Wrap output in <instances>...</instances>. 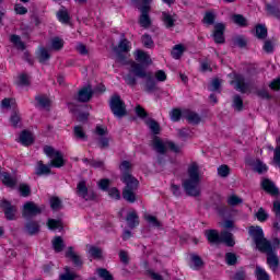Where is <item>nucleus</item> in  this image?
Wrapping results in <instances>:
<instances>
[{
    "instance_id": "f257e3e1",
    "label": "nucleus",
    "mask_w": 280,
    "mask_h": 280,
    "mask_svg": "<svg viewBox=\"0 0 280 280\" xmlns=\"http://www.w3.org/2000/svg\"><path fill=\"white\" fill-rule=\"evenodd\" d=\"M137 78L147 79L144 85V91L147 93H155L156 91H160L159 85H156V80L152 77V72L145 71V68H143L142 65L132 61L131 68L124 80L128 86H137Z\"/></svg>"
},
{
    "instance_id": "f03ea898",
    "label": "nucleus",
    "mask_w": 280,
    "mask_h": 280,
    "mask_svg": "<svg viewBox=\"0 0 280 280\" xmlns=\"http://www.w3.org/2000/svg\"><path fill=\"white\" fill-rule=\"evenodd\" d=\"M182 187L186 191L187 196L198 198L201 194L200 189V166L194 162L188 167V178L184 179Z\"/></svg>"
},
{
    "instance_id": "7ed1b4c3",
    "label": "nucleus",
    "mask_w": 280,
    "mask_h": 280,
    "mask_svg": "<svg viewBox=\"0 0 280 280\" xmlns=\"http://www.w3.org/2000/svg\"><path fill=\"white\" fill-rule=\"evenodd\" d=\"M130 40L126 38V33H121L118 45L113 48V51L116 54V62H118V65H122V67L130 65V69H132L133 61L128 60V54H130Z\"/></svg>"
},
{
    "instance_id": "20e7f679",
    "label": "nucleus",
    "mask_w": 280,
    "mask_h": 280,
    "mask_svg": "<svg viewBox=\"0 0 280 280\" xmlns=\"http://www.w3.org/2000/svg\"><path fill=\"white\" fill-rule=\"evenodd\" d=\"M121 183L126 186L122 190V198L127 202H136L137 200V189H139V179L132 176V174L122 175L120 178Z\"/></svg>"
},
{
    "instance_id": "39448f33",
    "label": "nucleus",
    "mask_w": 280,
    "mask_h": 280,
    "mask_svg": "<svg viewBox=\"0 0 280 280\" xmlns=\"http://www.w3.org/2000/svg\"><path fill=\"white\" fill-rule=\"evenodd\" d=\"M248 234L256 244L258 250H270V245H272V243L264 237V230L261 226H249Z\"/></svg>"
},
{
    "instance_id": "423d86ee",
    "label": "nucleus",
    "mask_w": 280,
    "mask_h": 280,
    "mask_svg": "<svg viewBox=\"0 0 280 280\" xmlns=\"http://www.w3.org/2000/svg\"><path fill=\"white\" fill-rule=\"evenodd\" d=\"M137 9L139 10V12H141L139 18V25L147 30V27H150V25H152V20L150 19V11L152 10V0H142V3H137Z\"/></svg>"
},
{
    "instance_id": "0eeeda50",
    "label": "nucleus",
    "mask_w": 280,
    "mask_h": 280,
    "mask_svg": "<svg viewBox=\"0 0 280 280\" xmlns=\"http://www.w3.org/2000/svg\"><path fill=\"white\" fill-rule=\"evenodd\" d=\"M109 108L115 117L121 119L128 115V110L126 109V103L121 100L119 94L112 95L109 100Z\"/></svg>"
},
{
    "instance_id": "6e6552de",
    "label": "nucleus",
    "mask_w": 280,
    "mask_h": 280,
    "mask_svg": "<svg viewBox=\"0 0 280 280\" xmlns=\"http://www.w3.org/2000/svg\"><path fill=\"white\" fill-rule=\"evenodd\" d=\"M44 153L48 155L50 160L51 167H65V156L62 155V152L54 149V147L46 145L44 147Z\"/></svg>"
},
{
    "instance_id": "1a4fd4ad",
    "label": "nucleus",
    "mask_w": 280,
    "mask_h": 280,
    "mask_svg": "<svg viewBox=\"0 0 280 280\" xmlns=\"http://www.w3.org/2000/svg\"><path fill=\"white\" fill-rule=\"evenodd\" d=\"M45 211V206H38L33 201H28L24 203L22 215L23 218H36V215H40Z\"/></svg>"
},
{
    "instance_id": "9d476101",
    "label": "nucleus",
    "mask_w": 280,
    "mask_h": 280,
    "mask_svg": "<svg viewBox=\"0 0 280 280\" xmlns=\"http://www.w3.org/2000/svg\"><path fill=\"white\" fill-rule=\"evenodd\" d=\"M77 195L79 198H83V200H97V194L93 190H89V187H86L85 180H80L77 185Z\"/></svg>"
},
{
    "instance_id": "9b49d317",
    "label": "nucleus",
    "mask_w": 280,
    "mask_h": 280,
    "mask_svg": "<svg viewBox=\"0 0 280 280\" xmlns=\"http://www.w3.org/2000/svg\"><path fill=\"white\" fill-rule=\"evenodd\" d=\"M93 95H95V91H93V85L88 84L79 90L75 100L81 104H86L88 102H91V100H93Z\"/></svg>"
},
{
    "instance_id": "f8f14e48",
    "label": "nucleus",
    "mask_w": 280,
    "mask_h": 280,
    "mask_svg": "<svg viewBox=\"0 0 280 280\" xmlns=\"http://www.w3.org/2000/svg\"><path fill=\"white\" fill-rule=\"evenodd\" d=\"M225 32H226V24L222 22L214 24L212 37L217 45H224V43H226V37H224Z\"/></svg>"
},
{
    "instance_id": "ddd939ff",
    "label": "nucleus",
    "mask_w": 280,
    "mask_h": 280,
    "mask_svg": "<svg viewBox=\"0 0 280 280\" xmlns=\"http://www.w3.org/2000/svg\"><path fill=\"white\" fill-rule=\"evenodd\" d=\"M0 208L2 209L7 220H16V212L19 211L16 206H13L10 201L4 199L0 202Z\"/></svg>"
},
{
    "instance_id": "4468645a",
    "label": "nucleus",
    "mask_w": 280,
    "mask_h": 280,
    "mask_svg": "<svg viewBox=\"0 0 280 280\" xmlns=\"http://www.w3.org/2000/svg\"><path fill=\"white\" fill-rule=\"evenodd\" d=\"M260 253L267 254V264L270 270H272V272H277V270H279L280 260L279 256H277L276 253L272 252V245H270V249L260 250Z\"/></svg>"
},
{
    "instance_id": "2eb2a0df",
    "label": "nucleus",
    "mask_w": 280,
    "mask_h": 280,
    "mask_svg": "<svg viewBox=\"0 0 280 280\" xmlns=\"http://www.w3.org/2000/svg\"><path fill=\"white\" fill-rule=\"evenodd\" d=\"M235 81H231V84H235L234 89L235 91H240V93H248L250 89V83L246 82V78L244 74H235L234 75Z\"/></svg>"
},
{
    "instance_id": "dca6fc26",
    "label": "nucleus",
    "mask_w": 280,
    "mask_h": 280,
    "mask_svg": "<svg viewBox=\"0 0 280 280\" xmlns=\"http://www.w3.org/2000/svg\"><path fill=\"white\" fill-rule=\"evenodd\" d=\"M136 65H141L142 69H145V67H150V65H152V59L150 58V55L141 49H138L136 51Z\"/></svg>"
},
{
    "instance_id": "f3484780",
    "label": "nucleus",
    "mask_w": 280,
    "mask_h": 280,
    "mask_svg": "<svg viewBox=\"0 0 280 280\" xmlns=\"http://www.w3.org/2000/svg\"><path fill=\"white\" fill-rule=\"evenodd\" d=\"M145 125L148 126V128L151 130L153 135V141H161V137L158 136V135H161V125L159 124V121H156L153 118H150L149 120L145 121Z\"/></svg>"
},
{
    "instance_id": "a211bd4d",
    "label": "nucleus",
    "mask_w": 280,
    "mask_h": 280,
    "mask_svg": "<svg viewBox=\"0 0 280 280\" xmlns=\"http://www.w3.org/2000/svg\"><path fill=\"white\" fill-rule=\"evenodd\" d=\"M183 118L187 119L188 124H191L192 126H198V124L202 121V118L200 117V115H198V113L192 112L190 109H185L183 112Z\"/></svg>"
},
{
    "instance_id": "6ab92c4d",
    "label": "nucleus",
    "mask_w": 280,
    "mask_h": 280,
    "mask_svg": "<svg viewBox=\"0 0 280 280\" xmlns=\"http://www.w3.org/2000/svg\"><path fill=\"white\" fill-rule=\"evenodd\" d=\"M272 211L275 213V219L272 222V228L276 233H280V201H273Z\"/></svg>"
},
{
    "instance_id": "aec40b11",
    "label": "nucleus",
    "mask_w": 280,
    "mask_h": 280,
    "mask_svg": "<svg viewBox=\"0 0 280 280\" xmlns=\"http://www.w3.org/2000/svg\"><path fill=\"white\" fill-rule=\"evenodd\" d=\"M261 188L267 194H270V196H279V188L275 186V183H272L270 179H264L261 182Z\"/></svg>"
},
{
    "instance_id": "412c9836",
    "label": "nucleus",
    "mask_w": 280,
    "mask_h": 280,
    "mask_svg": "<svg viewBox=\"0 0 280 280\" xmlns=\"http://www.w3.org/2000/svg\"><path fill=\"white\" fill-rule=\"evenodd\" d=\"M66 257L68 259H71L77 268H82L84 262L82 261L80 255L75 254L72 247H68V250L66 252Z\"/></svg>"
},
{
    "instance_id": "4be33fe9",
    "label": "nucleus",
    "mask_w": 280,
    "mask_h": 280,
    "mask_svg": "<svg viewBox=\"0 0 280 280\" xmlns=\"http://www.w3.org/2000/svg\"><path fill=\"white\" fill-rule=\"evenodd\" d=\"M126 221L129 229H137L139 225V214L135 210H131L127 213Z\"/></svg>"
},
{
    "instance_id": "5701e85b",
    "label": "nucleus",
    "mask_w": 280,
    "mask_h": 280,
    "mask_svg": "<svg viewBox=\"0 0 280 280\" xmlns=\"http://www.w3.org/2000/svg\"><path fill=\"white\" fill-rule=\"evenodd\" d=\"M220 244H225V246H235V238H233V233L229 231L221 232Z\"/></svg>"
},
{
    "instance_id": "b1692460",
    "label": "nucleus",
    "mask_w": 280,
    "mask_h": 280,
    "mask_svg": "<svg viewBox=\"0 0 280 280\" xmlns=\"http://www.w3.org/2000/svg\"><path fill=\"white\" fill-rule=\"evenodd\" d=\"M36 176H49L51 174V168L49 165L43 163V161H38L35 168Z\"/></svg>"
},
{
    "instance_id": "393cba45",
    "label": "nucleus",
    "mask_w": 280,
    "mask_h": 280,
    "mask_svg": "<svg viewBox=\"0 0 280 280\" xmlns=\"http://www.w3.org/2000/svg\"><path fill=\"white\" fill-rule=\"evenodd\" d=\"M205 235L209 244H220L221 234L218 230H206Z\"/></svg>"
},
{
    "instance_id": "a878e982",
    "label": "nucleus",
    "mask_w": 280,
    "mask_h": 280,
    "mask_svg": "<svg viewBox=\"0 0 280 280\" xmlns=\"http://www.w3.org/2000/svg\"><path fill=\"white\" fill-rule=\"evenodd\" d=\"M95 135L101 138V141H110V138L108 137V127L97 125L95 127Z\"/></svg>"
},
{
    "instance_id": "bb28decb",
    "label": "nucleus",
    "mask_w": 280,
    "mask_h": 280,
    "mask_svg": "<svg viewBox=\"0 0 280 280\" xmlns=\"http://www.w3.org/2000/svg\"><path fill=\"white\" fill-rule=\"evenodd\" d=\"M65 272L59 276V280H75L80 279V276L75 271H71V267L66 266L63 268Z\"/></svg>"
},
{
    "instance_id": "cd10ccee",
    "label": "nucleus",
    "mask_w": 280,
    "mask_h": 280,
    "mask_svg": "<svg viewBox=\"0 0 280 280\" xmlns=\"http://www.w3.org/2000/svg\"><path fill=\"white\" fill-rule=\"evenodd\" d=\"M1 180L5 187H10L11 189L16 187V177H13L10 173H2Z\"/></svg>"
},
{
    "instance_id": "c85d7f7f",
    "label": "nucleus",
    "mask_w": 280,
    "mask_h": 280,
    "mask_svg": "<svg viewBox=\"0 0 280 280\" xmlns=\"http://www.w3.org/2000/svg\"><path fill=\"white\" fill-rule=\"evenodd\" d=\"M255 30V36L258 40H266L268 38V28L264 24H257Z\"/></svg>"
},
{
    "instance_id": "c756f323",
    "label": "nucleus",
    "mask_w": 280,
    "mask_h": 280,
    "mask_svg": "<svg viewBox=\"0 0 280 280\" xmlns=\"http://www.w3.org/2000/svg\"><path fill=\"white\" fill-rule=\"evenodd\" d=\"M183 54H185V45L183 44L175 45L171 51V55L175 60H180Z\"/></svg>"
},
{
    "instance_id": "7c9ffc66",
    "label": "nucleus",
    "mask_w": 280,
    "mask_h": 280,
    "mask_svg": "<svg viewBox=\"0 0 280 280\" xmlns=\"http://www.w3.org/2000/svg\"><path fill=\"white\" fill-rule=\"evenodd\" d=\"M265 10L268 16H275V19H280V9L277 5L270 3L265 4Z\"/></svg>"
},
{
    "instance_id": "2f4dec72",
    "label": "nucleus",
    "mask_w": 280,
    "mask_h": 280,
    "mask_svg": "<svg viewBox=\"0 0 280 280\" xmlns=\"http://www.w3.org/2000/svg\"><path fill=\"white\" fill-rule=\"evenodd\" d=\"M9 121L12 126V128H19V125L21 124L22 121V118H21V113L15 109L11 113V116L9 118Z\"/></svg>"
},
{
    "instance_id": "473e14b6",
    "label": "nucleus",
    "mask_w": 280,
    "mask_h": 280,
    "mask_svg": "<svg viewBox=\"0 0 280 280\" xmlns=\"http://www.w3.org/2000/svg\"><path fill=\"white\" fill-rule=\"evenodd\" d=\"M10 42L14 45V47H16V49L25 51L26 46L25 43L21 40V36L13 34L10 36Z\"/></svg>"
},
{
    "instance_id": "72a5a7b5",
    "label": "nucleus",
    "mask_w": 280,
    "mask_h": 280,
    "mask_svg": "<svg viewBox=\"0 0 280 280\" xmlns=\"http://www.w3.org/2000/svg\"><path fill=\"white\" fill-rule=\"evenodd\" d=\"M231 20L235 25H238V27H248V20L242 14H233Z\"/></svg>"
},
{
    "instance_id": "f704fd0d",
    "label": "nucleus",
    "mask_w": 280,
    "mask_h": 280,
    "mask_svg": "<svg viewBox=\"0 0 280 280\" xmlns=\"http://www.w3.org/2000/svg\"><path fill=\"white\" fill-rule=\"evenodd\" d=\"M35 101L42 108H49V106H51V100L45 94L35 96Z\"/></svg>"
},
{
    "instance_id": "c9c22d12",
    "label": "nucleus",
    "mask_w": 280,
    "mask_h": 280,
    "mask_svg": "<svg viewBox=\"0 0 280 280\" xmlns=\"http://www.w3.org/2000/svg\"><path fill=\"white\" fill-rule=\"evenodd\" d=\"M57 19L60 21V23L69 24L71 21V15H69V11L67 9H61L57 12Z\"/></svg>"
},
{
    "instance_id": "e433bc0d",
    "label": "nucleus",
    "mask_w": 280,
    "mask_h": 280,
    "mask_svg": "<svg viewBox=\"0 0 280 280\" xmlns=\"http://www.w3.org/2000/svg\"><path fill=\"white\" fill-rule=\"evenodd\" d=\"M25 229L28 235H36L40 231V225L36 221H30L26 223Z\"/></svg>"
},
{
    "instance_id": "4c0bfd02",
    "label": "nucleus",
    "mask_w": 280,
    "mask_h": 280,
    "mask_svg": "<svg viewBox=\"0 0 280 280\" xmlns=\"http://www.w3.org/2000/svg\"><path fill=\"white\" fill-rule=\"evenodd\" d=\"M217 15L213 11H207L203 15L202 23L203 25H215Z\"/></svg>"
},
{
    "instance_id": "58836bf2",
    "label": "nucleus",
    "mask_w": 280,
    "mask_h": 280,
    "mask_svg": "<svg viewBox=\"0 0 280 280\" xmlns=\"http://www.w3.org/2000/svg\"><path fill=\"white\" fill-rule=\"evenodd\" d=\"M232 107L234 110H237V113H242V110H244V100H242L240 94L234 95Z\"/></svg>"
},
{
    "instance_id": "ea45409f",
    "label": "nucleus",
    "mask_w": 280,
    "mask_h": 280,
    "mask_svg": "<svg viewBox=\"0 0 280 280\" xmlns=\"http://www.w3.org/2000/svg\"><path fill=\"white\" fill-rule=\"evenodd\" d=\"M52 248L55 253H62V250H65V241L61 236H56L52 240Z\"/></svg>"
},
{
    "instance_id": "a19ab883",
    "label": "nucleus",
    "mask_w": 280,
    "mask_h": 280,
    "mask_svg": "<svg viewBox=\"0 0 280 280\" xmlns=\"http://www.w3.org/2000/svg\"><path fill=\"white\" fill-rule=\"evenodd\" d=\"M232 43L234 47H240L241 49H244L248 45V40H246L244 35H237L232 39Z\"/></svg>"
},
{
    "instance_id": "79ce46f5",
    "label": "nucleus",
    "mask_w": 280,
    "mask_h": 280,
    "mask_svg": "<svg viewBox=\"0 0 280 280\" xmlns=\"http://www.w3.org/2000/svg\"><path fill=\"white\" fill-rule=\"evenodd\" d=\"M162 21L167 28L174 27L176 25V20H174V18H172V15L167 12H162Z\"/></svg>"
},
{
    "instance_id": "37998d69",
    "label": "nucleus",
    "mask_w": 280,
    "mask_h": 280,
    "mask_svg": "<svg viewBox=\"0 0 280 280\" xmlns=\"http://www.w3.org/2000/svg\"><path fill=\"white\" fill-rule=\"evenodd\" d=\"M141 42L145 49H154V39H152V36L150 34L145 33L144 35H142Z\"/></svg>"
},
{
    "instance_id": "c03bdc74",
    "label": "nucleus",
    "mask_w": 280,
    "mask_h": 280,
    "mask_svg": "<svg viewBox=\"0 0 280 280\" xmlns=\"http://www.w3.org/2000/svg\"><path fill=\"white\" fill-rule=\"evenodd\" d=\"M255 277L257 280H270V275L266 271V269L257 266L255 270Z\"/></svg>"
},
{
    "instance_id": "a18cd8bd",
    "label": "nucleus",
    "mask_w": 280,
    "mask_h": 280,
    "mask_svg": "<svg viewBox=\"0 0 280 280\" xmlns=\"http://www.w3.org/2000/svg\"><path fill=\"white\" fill-rule=\"evenodd\" d=\"M35 137L34 133L27 129H24L21 131L20 137H19V141H35Z\"/></svg>"
},
{
    "instance_id": "49530a36",
    "label": "nucleus",
    "mask_w": 280,
    "mask_h": 280,
    "mask_svg": "<svg viewBox=\"0 0 280 280\" xmlns=\"http://www.w3.org/2000/svg\"><path fill=\"white\" fill-rule=\"evenodd\" d=\"M96 272L102 280H115L110 271H108L106 268H98L96 269Z\"/></svg>"
},
{
    "instance_id": "de8ad7c7",
    "label": "nucleus",
    "mask_w": 280,
    "mask_h": 280,
    "mask_svg": "<svg viewBox=\"0 0 280 280\" xmlns=\"http://www.w3.org/2000/svg\"><path fill=\"white\" fill-rule=\"evenodd\" d=\"M226 202H228L229 207H237V206L242 205V202H244V200L237 195H231L228 197Z\"/></svg>"
},
{
    "instance_id": "09e8293b",
    "label": "nucleus",
    "mask_w": 280,
    "mask_h": 280,
    "mask_svg": "<svg viewBox=\"0 0 280 280\" xmlns=\"http://www.w3.org/2000/svg\"><path fill=\"white\" fill-rule=\"evenodd\" d=\"M190 259L194 264V267H192L194 270H200V268H202V266H205V261H202V258H200V256H198L196 254H192L190 256Z\"/></svg>"
},
{
    "instance_id": "8fccbe9b",
    "label": "nucleus",
    "mask_w": 280,
    "mask_h": 280,
    "mask_svg": "<svg viewBox=\"0 0 280 280\" xmlns=\"http://www.w3.org/2000/svg\"><path fill=\"white\" fill-rule=\"evenodd\" d=\"M49 58H51V55L49 54V51L47 50V48L42 47L39 49V55H38V61L42 65H45V62H47V60H49Z\"/></svg>"
},
{
    "instance_id": "3c124183",
    "label": "nucleus",
    "mask_w": 280,
    "mask_h": 280,
    "mask_svg": "<svg viewBox=\"0 0 280 280\" xmlns=\"http://www.w3.org/2000/svg\"><path fill=\"white\" fill-rule=\"evenodd\" d=\"M49 202L52 211H60V209H62V200H60L58 197H50Z\"/></svg>"
},
{
    "instance_id": "603ef678",
    "label": "nucleus",
    "mask_w": 280,
    "mask_h": 280,
    "mask_svg": "<svg viewBox=\"0 0 280 280\" xmlns=\"http://www.w3.org/2000/svg\"><path fill=\"white\" fill-rule=\"evenodd\" d=\"M62 47H65V40H62V38L60 37H54L51 39V48L55 51H60V49H62Z\"/></svg>"
},
{
    "instance_id": "864d4df0",
    "label": "nucleus",
    "mask_w": 280,
    "mask_h": 280,
    "mask_svg": "<svg viewBox=\"0 0 280 280\" xmlns=\"http://www.w3.org/2000/svg\"><path fill=\"white\" fill-rule=\"evenodd\" d=\"M89 254L91 257H93V259H102L103 252L102 248L97 246H90Z\"/></svg>"
},
{
    "instance_id": "5fc2aeb1",
    "label": "nucleus",
    "mask_w": 280,
    "mask_h": 280,
    "mask_svg": "<svg viewBox=\"0 0 280 280\" xmlns=\"http://www.w3.org/2000/svg\"><path fill=\"white\" fill-rule=\"evenodd\" d=\"M254 172H257V174H265V172H268V166L264 164V162L257 160L254 164Z\"/></svg>"
},
{
    "instance_id": "6e6d98bb",
    "label": "nucleus",
    "mask_w": 280,
    "mask_h": 280,
    "mask_svg": "<svg viewBox=\"0 0 280 280\" xmlns=\"http://www.w3.org/2000/svg\"><path fill=\"white\" fill-rule=\"evenodd\" d=\"M152 148L155 150V152H159V154H165V152H167V148L162 141L153 142Z\"/></svg>"
},
{
    "instance_id": "4d7b16f0",
    "label": "nucleus",
    "mask_w": 280,
    "mask_h": 280,
    "mask_svg": "<svg viewBox=\"0 0 280 280\" xmlns=\"http://www.w3.org/2000/svg\"><path fill=\"white\" fill-rule=\"evenodd\" d=\"M47 226L50 231H56V229H62V222L60 220L48 219Z\"/></svg>"
},
{
    "instance_id": "13d9d810",
    "label": "nucleus",
    "mask_w": 280,
    "mask_h": 280,
    "mask_svg": "<svg viewBox=\"0 0 280 280\" xmlns=\"http://www.w3.org/2000/svg\"><path fill=\"white\" fill-rule=\"evenodd\" d=\"M210 86V91H217L218 93H222V91L220 90L222 88V80H220V78L212 79Z\"/></svg>"
},
{
    "instance_id": "bf43d9fd",
    "label": "nucleus",
    "mask_w": 280,
    "mask_h": 280,
    "mask_svg": "<svg viewBox=\"0 0 280 280\" xmlns=\"http://www.w3.org/2000/svg\"><path fill=\"white\" fill-rule=\"evenodd\" d=\"M132 170V164H130V162L128 161H122L120 164V172H121V176H126V174H130Z\"/></svg>"
},
{
    "instance_id": "052dcab7",
    "label": "nucleus",
    "mask_w": 280,
    "mask_h": 280,
    "mask_svg": "<svg viewBox=\"0 0 280 280\" xmlns=\"http://www.w3.org/2000/svg\"><path fill=\"white\" fill-rule=\"evenodd\" d=\"M218 174L221 176V178H226L231 174V168L229 165L223 164L218 168Z\"/></svg>"
},
{
    "instance_id": "680f3d73",
    "label": "nucleus",
    "mask_w": 280,
    "mask_h": 280,
    "mask_svg": "<svg viewBox=\"0 0 280 280\" xmlns=\"http://www.w3.org/2000/svg\"><path fill=\"white\" fill-rule=\"evenodd\" d=\"M225 261H226L228 266H235V264H237V255H235L233 253H226Z\"/></svg>"
},
{
    "instance_id": "e2e57ef3",
    "label": "nucleus",
    "mask_w": 280,
    "mask_h": 280,
    "mask_svg": "<svg viewBox=\"0 0 280 280\" xmlns=\"http://www.w3.org/2000/svg\"><path fill=\"white\" fill-rule=\"evenodd\" d=\"M136 115L140 118V119H147L148 117V112H145V108H143V106L141 105H137L135 108Z\"/></svg>"
},
{
    "instance_id": "0e129e2a",
    "label": "nucleus",
    "mask_w": 280,
    "mask_h": 280,
    "mask_svg": "<svg viewBox=\"0 0 280 280\" xmlns=\"http://www.w3.org/2000/svg\"><path fill=\"white\" fill-rule=\"evenodd\" d=\"M20 194L23 196V198H27V196H31L32 188L27 184H21L20 185Z\"/></svg>"
},
{
    "instance_id": "69168bd1",
    "label": "nucleus",
    "mask_w": 280,
    "mask_h": 280,
    "mask_svg": "<svg viewBox=\"0 0 280 280\" xmlns=\"http://www.w3.org/2000/svg\"><path fill=\"white\" fill-rule=\"evenodd\" d=\"M191 135H194V132H191L189 129H178L179 139H192Z\"/></svg>"
},
{
    "instance_id": "338daca9",
    "label": "nucleus",
    "mask_w": 280,
    "mask_h": 280,
    "mask_svg": "<svg viewBox=\"0 0 280 280\" xmlns=\"http://www.w3.org/2000/svg\"><path fill=\"white\" fill-rule=\"evenodd\" d=\"M256 218L258 222H266V220H268V214L266 213V210L264 208H259L256 213Z\"/></svg>"
},
{
    "instance_id": "774afa93",
    "label": "nucleus",
    "mask_w": 280,
    "mask_h": 280,
    "mask_svg": "<svg viewBox=\"0 0 280 280\" xmlns=\"http://www.w3.org/2000/svg\"><path fill=\"white\" fill-rule=\"evenodd\" d=\"M183 117V112L178 108H174L171 112V119L172 121H178Z\"/></svg>"
}]
</instances>
